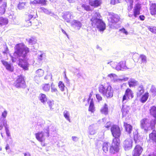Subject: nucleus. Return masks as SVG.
I'll return each mask as SVG.
<instances>
[{
    "label": "nucleus",
    "mask_w": 156,
    "mask_h": 156,
    "mask_svg": "<svg viewBox=\"0 0 156 156\" xmlns=\"http://www.w3.org/2000/svg\"><path fill=\"white\" fill-rule=\"evenodd\" d=\"M38 98L43 103L45 102L47 100V98L46 95L42 93L40 94L38 97Z\"/></svg>",
    "instance_id": "23"
},
{
    "label": "nucleus",
    "mask_w": 156,
    "mask_h": 156,
    "mask_svg": "<svg viewBox=\"0 0 156 156\" xmlns=\"http://www.w3.org/2000/svg\"><path fill=\"white\" fill-rule=\"evenodd\" d=\"M122 116L124 117L126 115L128 114L129 111L127 108L122 107Z\"/></svg>",
    "instance_id": "33"
},
{
    "label": "nucleus",
    "mask_w": 156,
    "mask_h": 156,
    "mask_svg": "<svg viewBox=\"0 0 156 156\" xmlns=\"http://www.w3.org/2000/svg\"><path fill=\"white\" fill-rule=\"evenodd\" d=\"M50 86L49 83L44 84L43 85L42 89L45 92H47L50 89Z\"/></svg>",
    "instance_id": "28"
},
{
    "label": "nucleus",
    "mask_w": 156,
    "mask_h": 156,
    "mask_svg": "<svg viewBox=\"0 0 156 156\" xmlns=\"http://www.w3.org/2000/svg\"><path fill=\"white\" fill-rule=\"evenodd\" d=\"M72 138L74 141H76L77 139V137L76 136H73Z\"/></svg>",
    "instance_id": "58"
},
{
    "label": "nucleus",
    "mask_w": 156,
    "mask_h": 156,
    "mask_svg": "<svg viewBox=\"0 0 156 156\" xmlns=\"http://www.w3.org/2000/svg\"><path fill=\"white\" fill-rule=\"evenodd\" d=\"M144 89L142 86H140L138 87V91L136 93V96L137 98H140V101L142 103H144L147 100L149 97V93L147 92L143 94L144 92Z\"/></svg>",
    "instance_id": "5"
},
{
    "label": "nucleus",
    "mask_w": 156,
    "mask_h": 156,
    "mask_svg": "<svg viewBox=\"0 0 156 156\" xmlns=\"http://www.w3.org/2000/svg\"><path fill=\"white\" fill-rule=\"evenodd\" d=\"M98 90L99 92L103 95L106 90V88L102 84H100L98 87Z\"/></svg>",
    "instance_id": "24"
},
{
    "label": "nucleus",
    "mask_w": 156,
    "mask_h": 156,
    "mask_svg": "<svg viewBox=\"0 0 156 156\" xmlns=\"http://www.w3.org/2000/svg\"><path fill=\"white\" fill-rule=\"evenodd\" d=\"M44 74V71L41 69L37 70L36 72V76L38 77H41Z\"/></svg>",
    "instance_id": "29"
},
{
    "label": "nucleus",
    "mask_w": 156,
    "mask_h": 156,
    "mask_svg": "<svg viewBox=\"0 0 156 156\" xmlns=\"http://www.w3.org/2000/svg\"><path fill=\"white\" fill-rule=\"evenodd\" d=\"M58 86L61 91H63L64 90L65 86L62 81H59L58 83Z\"/></svg>",
    "instance_id": "31"
},
{
    "label": "nucleus",
    "mask_w": 156,
    "mask_h": 156,
    "mask_svg": "<svg viewBox=\"0 0 156 156\" xmlns=\"http://www.w3.org/2000/svg\"><path fill=\"white\" fill-rule=\"evenodd\" d=\"M148 156H156V155L154 153L151 154H149Z\"/></svg>",
    "instance_id": "60"
},
{
    "label": "nucleus",
    "mask_w": 156,
    "mask_h": 156,
    "mask_svg": "<svg viewBox=\"0 0 156 156\" xmlns=\"http://www.w3.org/2000/svg\"><path fill=\"white\" fill-rule=\"evenodd\" d=\"M30 5H32L38 4V0H34L33 1H30Z\"/></svg>",
    "instance_id": "42"
},
{
    "label": "nucleus",
    "mask_w": 156,
    "mask_h": 156,
    "mask_svg": "<svg viewBox=\"0 0 156 156\" xmlns=\"http://www.w3.org/2000/svg\"><path fill=\"white\" fill-rule=\"evenodd\" d=\"M111 131L113 136L114 137L113 139L120 140L119 138L121 135V132L119 127H111Z\"/></svg>",
    "instance_id": "9"
},
{
    "label": "nucleus",
    "mask_w": 156,
    "mask_h": 156,
    "mask_svg": "<svg viewBox=\"0 0 156 156\" xmlns=\"http://www.w3.org/2000/svg\"><path fill=\"white\" fill-rule=\"evenodd\" d=\"M141 9V5L140 3H138L135 4L133 9V14H129V16L131 17L133 16L135 17H137L140 14Z\"/></svg>",
    "instance_id": "8"
},
{
    "label": "nucleus",
    "mask_w": 156,
    "mask_h": 156,
    "mask_svg": "<svg viewBox=\"0 0 156 156\" xmlns=\"http://www.w3.org/2000/svg\"><path fill=\"white\" fill-rule=\"evenodd\" d=\"M9 149V146L8 144H7L5 147V149L6 150H7Z\"/></svg>",
    "instance_id": "59"
},
{
    "label": "nucleus",
    "mask_w": 156,
    "mask_h": 156,
    "mask_svg": "<svg viewBox=\"0 0 156 156\" xmlns=\"http://www.w3.org/2000/svg\"><path fill=\"white\" fill-rule=\"evenodd\" d=\"M113 94L112 88L111 86H108L106 88V90L103 96H106L107 98H110L113 96Z\"/></svg>",
    "instance_id": "13"
},
{
    "label": "nucleus",
    "mask_w": 156,
    "mask_h": 156,
    "mask_svg": "<svg viewBox=\"0 0 156 156\" xmlns=\"http://www.w3.org/2000/svg\"><path fill=\"white\" fill-rule=\"evenodd\" d=\"M119 31H121L122 33H123L126 35H127L128 34V32L124 28H122L119 29Z\"/></svg>",
    "instance_id": "44"
},
{
    "label": "nucleus",
    "mask_w": 156,
    "mask_h": 156,
    "mask_svg": "<svg viewBox=\"0 0 156 156\" xmlns=\"http://www.w3.org/2000/svg\"><path fill=\"white\" fill-rule=\"evenodd\" d=\"M141 125L142 127H144L146 126L147 123V119L144 118L141 120L140 121Z\"/></svg>",
    "instance_id": "37"
},
{
    "label": "nucleus",
    "mask_w": 156,
    "mask_h": 156,
    "mask_svg": "<svg viewBox=\"0 0 156 156\" xmlns=\"http://www.w3.org/2000/svg\"><path fill=\"white\" fill-rule=\"evenodd\" d=\"M96 97L98 100V101H101L102 99V98L101 95L99 94H96Z\"/></svg>",
    "instance_id": "43"
},
{
    "label": "nucleus",
    "mask_w": 156,
    "mask_h": 156,
    "mask_svg": "<svg viewBox=\"0 0 156 156\" xmlns=\"http://www.w3.org/2000/svg\"><path fill=\"white\" fill-rule=\"evenodd\" d=\"M132 127H126V132L129 134H130L132 130Z\"/></svg>",
    "instance_id": "45"
},
{
    "label": "nucleus",
    "mask_w": 156,
    "mask_h": 156,
    "mask_svg": "<svg viewBox=\"0 0 156 156\" xmlns=\"http://www.w3.org/2000/svg\"><path fill=\"white\" fill-rule=\"evenodd\" d=\"M137 81L133 80H131L128 82L129 86L130 87H133L136 86L137 84Z\"/></svg>",
    "instance_id": "27"
},
{
    "label": "nucleus",
    "mask_w": 156,
    "mask_h": 156,
    "mask_svg": "<svg viewBox=\"0 0 156 156\" xmlns=\"http://www.w3.org/2000/svg\"><path fill=\"white\" fill-rule=\"evenodd\" d=\"M9 51V49L7 47H6L5 50L3 51L2 53L3 54H7L8 52Z\"/></svg>",
    "instance_id": "51"
},
{
    "label": "nucleus",
    "mask_w": 156,
    "mask_h": 156,
    "mask_svg": "<svg viewBox=\"0 0 156 156\" xmlns=\"http://www.w3.org/2000/svg\"><path fill=\"white\" fill-rule=\"evenodd\" d=\"M51 91L52 92H58V90L56 88H51Z\"/></svg>",
    "instance_id": "50"
},
{
    "label": "nucleus",
    "mask_w": 156,
    "mask_h": 156,
    "mask_svg": "<svg viewBox=\"0 0 156 156\" xmlns=\"http://www.w3.org/2000/svg\"><path fill=\"white\" fill-rule=\"evenodd\" d=\"M133 97L134 93L132 90L129 88H127L126 89L125 94L123 96L122 101L123 102L127 99H132Z\"/></svg>",
    "instance_id": "10"
},
{
    "label": "nucleus",
    "mask_w": 156,
    "mask_h": 156,
    "mask_svg": "<svg viewBox=\"0 0 156 156\" xmlns=\"http://www.w3.org/2000/svg\"><path fill=\"white\" fill-rule=\"evenodd\" d=\"M124 127H132L131 125L125 122L124 123Z\"/></svg>",
    "instance_id": "53"
},
{
    "label": "nucleus",
    "mask_w": 156,
    "mask_h": 156,
    "mask_svg": "<svg viewBox=\"0 0 156 156\" xmlns=\"http://www.w3.org/2000/svg\"><path fill=\"white\" fill-rule=\"evenodd\" d=\"M46 55L42 53L39 55L37 57V60L40 61L43 60L45 59Z\"/></svg>",
    "instance_id": "36"
},
{
    "label": "nucleus",
    "mask_w": 156,
    "mask_h": 156,
    "mask_svg": "<svg viewBox=\"0 0 156 156\" xmlns=\"http://www.w3.org/2000/svg\"><path fill=\"white\" fill-rule=\"evenodd\" d=\"M95 108L94 106V101L93 99H91L89 107L88 110L92 112L94 111Z\"/></svg>",
    "instance_id": "26"
},
{
    "label": "nucleus",
    "mask_w": 156,
    "mask_h": 156,
    "mask_svg": "<svg viewBox=\"0 0 156 156\" xmlns=\"http://www.w3.org/2000/svg\"><path fill=\"white\" fill-rule=\"evenodd\" d=\"M63 115L65 118L69 122H70L69 118V112L67 111H65L63 113Z\"/></svg>",
    "instance_id": "34"
},
{
    "label": "nucleus",
    "mask_w": 156,
    "mask_h": 156,
    "mask_svg": "<svg viewBox=\"0 0 156 156\" xmlns=\"http://www.w3.org/2000/svg\"><path fill=\"white\" fill-rule=\"evenodd\" d=\"M26 4L25 2H19L17 6V8L19 10L24 9Z\"/></svg>",
    "instance_id": "30"
},
{
    "label": "nucleus",
    "mask_w": 156,
    "mask_h": 156,
    "mask_svg": "<svg viewBox=\"0 0 156 156\" xmlns=\"http://www.w3.org/2000/svg\"><path fill=\"white\" fill-rule=\"evenodd\" d=\"M5 130L6 131V133L7 135L9 136L10 135V133L9 132V130L7 129V128H6Z\"/></svg>",
    "instance_id": "54"
},
{
    "label": "nucleus",
    "mask_w": 156,
    "mask_h": 156,
    "mask_svg": "<svg viewBox=\"0 0 156 156\" xmlns=\"http://www.w3.org/2000/svg\"><path fill=\"white\" fill-rule=\"evenodd\" d=\"M150 114L155 118V121L156 122V106H153L149 109Z\"/></svg>",
    "instance_id": "20"
},
{
    "label": "nucleus",
    "mask_w": 156,
    "mask_h": 156,
    "mask_svg": "<svg viewBox=\"0 0 156 156\" xmlns=\"http://www.w3.org/2000/svg\"><path fill=\"white\" fill-rule=\"evenodd\" d=\"M8 23V19L2 16L0 17V26H3L7 25Z\"/></svg>",
    "instance_id": "22"
},
{
    "label": "nucleus",
    "mask_w": 156,
    "mask_h": 156,
    "mask_svg": "<svg viewBox=\"0 0 156 156\" xmlns=\"http://www.w3.org/2000/svg\"><path fill=\"white\" fill-rule=\"evenodd\" d=\"M115 75V74L111 73V74H110L108 75V76L110 78H112V77H113Z\"/></svg>",
    "instance_id": "56"
},
{
    "label": "nucleus",
    "mask_w": 156,
    "mask_h": 156,
    "mask_svg": "<svg viewBox=\"0 0 156 156\" xmlns=\"http://www.w3.org/2000/svg\"><path fill=\"white\" fill-rule=\"evenodd\" d=\"M139 137L137 135H135L134 136V139L135 140V143L138 140H139Z\"/></svg>",
    "instance_id": "47"
},
{
    "label": "nucleus",
    "mask_w": 156,
    "mask_h": 156,
    "mask_svg": "<svg viewBox=\"0 0 156 156\" xmlns=\"http://www.w3.org/2000/svg\"><path fill=\"white\" fill-rule=\"evenodd\" d=\"M124 4L127 7L128 10H131L133 8L134 4V0H123Z\"/></svg>",
    "instance_id": "17"
},
{
    "label": "nucleus",
    "mask_w": 156,
    "mask_h": 156,
    "mask_svg": "<svg viewBox=\"0 0 156 156\" xmlns=\"http://www.w3.org/2000/svg\"><path fill=\"white\" fill-rule=\"evenodd\" d=\"M34 16V15L33 14H29L28 15H27L25 18H27L28 20H30V19L33 18Z\"/></svg>",
    "instance_id": "46"
},
{
    "label": "nucleus",
    "mask_w": 156,
    "mask_h": 156,
    "mask_svg": "<svg viewBox=\"0 0 156 156\" xmlns=\"http://www.w3.org/2000/svg\"><path fill=\"white\" fill-rule=\"evenodd\" d=\"M27 41L29 43L32 44H35L36 43V39L33 37L27 40Z\"/></svg>",
    "instance_id": "38"
},
{
    "label": "nucleus",
    "mask_w": 156,
    "mask_h": 156,
    "mask_svg": "<svg viewBox=\"0 0 156 156\" xmlns=\"http://www.w3.org/2000/svg\"><path fill=\"white\" fill-rule=\"evenodd\" d=\"M126 67V62L121 61L119 62L116 66V68L119 69L121 70Z\"/></svg>",
    "instance_id": "25"
},
{
    "label": "nucleus",
    "mask_w": 156,
    "mask_h": 156,
    "mask_svg": "<svg viewBox=\"0 0 156 156\" xmlns=\"http://www.w3.org/2000/svg\"><path fill=\"white\" fill-rule=\"evenodd\" d=\"M150 12L152 15H156V3H152L150 5Z\"/></svg>",
    "instance_id": "18"
},
{
    "label": "nucleus",
    "mask_w": 156,
    "mask_h": 156,
    "mask_svg": "<svg viewBox=\"0 0 156 156\" xmlns=\"http://www.w3.org/2000/svg\"><path fill=\"white\" fill-rule=\"evenodd\" d=\"M36 139L39 142H43L45 140L44 133L43 132H39L35 134Z\"/></svg>",
    "instance_id": "16"
},
{
    "label": "nucleus",
    "mask_w": 156,
    "mask_h": 156,
    "mask_svg": "<svg viewBox=\"0 0 156 156\" xmlns=\"http://www.w3.org/2000/svg\"><path fill=\"white\" fill-rule=\"evenodd\" d=\"M48 104L49 106L50 107V108H51L52 106V103L51 102V101H48Z\"/></svg>",
    "instance_id": "55"
},
{
    "label": "nucleus",
    "mask_w": 156,
    "mask_h": 156,
    "mask_svg": "<svg viewBox=\"0 0 156 156\" xmlns=\"http://www.w3.org/2000/svg\"><path fill=\"white\" fill-rule=\"evenodd\" d=\"M1 62L7 70L11 72H13V71L14 68L13 66H11L10 64L9 63L7 62L4 60H2Z\"/></svg>",
    "instance_id": "19"
},
{
    "label": "nucleus",
    "mask_w": 156,
    "mask_h": 156,
    "mask_svg": "<svg viewBox=\"0 0 156 156\" xmlns=\"http://www.w3.org/2000/svg\"><path fill=\"white\" fill-rule=\"evenodd\" d=\"M46 133L47 134V137H49V134L48 132L47 133Z\"/></svg>",
    "instance_id": "63"
},
{
    "label": "nucleus",
    "mask_w": 156,
    "mask_h": 156,
    "mask_svg": "<svg viewBox=\"0 0 156 156\" xmlns=\"http://www.w3.org/2000/svg\"><path fill=\"white\" fill-rule=\"evenodd\" d=\"M140 58L142 63H146L147 62V57L146 56L143 54L140 55Z\"/></svg>",
    "instance_id": "35"
},
{
    "label": "nucleus",
    "mask_w": 156,
    "mask_h": 156,
    "mask_svg": "<svg viewBox=\"0 0 156 156\" xmlns=\"http://www.w3.org/2000/svg\"><path fill=\"white\" fill-rule=\"evenodd\" d=\"M96 17H93L90 19L91 24L94 27H97L99 31H103L106 28L105 24L100 18V14L96 12Z\"/></svg>",
    "instance_id": "3"
},
{
    "label": "nucleus",
    "mask_w": 156,
    "mask_h": 156,
    "mask_svg": "<svg viewBox=\"0 0 156 156\" xmlns=\"http://www.w3.org/2000/svg\"><path fill=\"white\" fill-rule=\"evenodd\" d=\"M7 115V112L6 111H4L2 113V116L4 118H5Z\"/></svg>",
    "instance_id": "48"
},
{
    "label": "nucleus",
    "mask_w": 156,
    "mask_h": 156,
    "mask_svg": "<svg viewBox=\"0 0 156 156\" xmlns=\"http://www.w3.org/2000/svg\"><path fill=\"white\" fill-rule=\"evenodd\" d=\"M47 2L46 0H38V4H41L45 5H46Z\"/></svg>",
    "instance_id": "41"
},
{
    "label": "nucleus",
    "mask_w": 156,
    "mask_h": 156,
    "mask_svg": "<svg viewBox=\"0 0 156 156\" xmlns=\"http://www.w3.org/2000/svg\"><path fill=\"white\" fill-rule=\"evenodd\" d=\"M143 150L142 148L140 145H136L133 151V156H140Z\"/></svg>",
    "instance_id": "12"
},
{
    "label": "nucleus",
    "mask_w": 156,
    "mask_h": 156,
    "mask_svg": "<svg viewBox=\"0 0 156 156\" xmlns=\"http://www.w3.org/2000/svg\"><path fill=\"white\" fill-rule=\"evenodd\" d=\"M107 124H108L106 126V127H111L112 126V125H111V123L110 122H108L107 123Z\"/></svg>",
    "instance_id": "57"
},
{
    "label": "nucleus",
    "mask_w": 156,
    "mask_h": 156,
    "mask_svg": "<svg viewBox=\"0 0 156 156\" xmlns=\"http://www.w3.org/2000/svg\"><path fill=\"white\" fill-rule=\"evenodd\" d=\"M121 0H111L110 4L112 5H115L116 4L120 2Z\"/></svg>",
    "instance_id": "40"
},
{
    "label": "nucleus",
    "mask_w": 156,
    "mask_h": 156,
    "mask_svg": "<svg viewBox=\"0 0 156 156\" xmlns=\"http://www.w3.org/2000/svg\"><path fill=\"white\" fill-rule=\"evenodd\" d=\"M24 156H30V154L28 153H25L24 154Z\"/></svg>",
    "instance_id": "61"
},
{
    "label": "nucleus",
    "mask_w": 156,
    "mask_h": 156,
    "mask_svg": "<svg viewBox=\"0 0 156 156\" xmlns=\"http://www.w3.org/2000/svg\"><path fill=\"white\" fill-rule=\"evenodd\" d=\"M120 142V140L115 139H113L111 144L108 142H104L103 144L102 149L104 152L106 153L109 148L110 152L114 154L119 151Z\"/></svg>",
    "instance_id": "2"
},
{
    "label": "nucleus",
    "mask_w": 156,
    "mask_h": 156,
    "mask_svg": "<svg viewBox=\"0 0 156 156\" xmlns=\"http://www.w3.org/2000/svg\"><path fill=\"white\" fill-rule=\"evenodd\" d=\"M123 147L125 150H128L132 148L133 141L130 138H127L124 140L123 143Z\"/></svg>",
    "instance_id": "11"
},
{
    "label": "nucleus",
    "mask_w": 156,
    "mask_h": 156,
    "mask_svg": "<svg viewBox=\"0 0 156 156\" xmlns=\"http://www.w3.org/2000/svg\"><path fill=\"white\" fill-rule=\"evenodd\" d=\"M151 91L155 95H156V90L154 89H151Z\"/></svg>",
    "instance_id": "52"
},
{
    "label": "nucleus",
    "mask_w": 156,
    "mask_h": 156,
    "mask_svg": "<svg viewBox=\"0 0 156 156\" xmlns=\"http://www.w3.org/2000/svg\"><path fill=\"white\" fill-rule=\"evenodd\" d=\"M100 111L102 114L105 115H107L108 114V105L107 104H104L103 106L101 109Z\"/></svg>",
    "instance_id": "21"
},
{
    "label": "nucleus",
    "mask_w": 156,
    "mask_h": 156,
    "mask_svg": "<svg viewBox=\"0 0 156 156\" xmlns=\"http://www.w3.org/2000/svg\"><path fill=\"white\" fill-rule=\"evenodd\" d=\"M139 18L141 20L143 21L145 19V17L144 15H140L139 16Z\"/></svg>",
    "instance_id": "49"
},
{
    "label": "nucleus",
    "mask_w": 156,
    "mask_h": 156,
    "mask_svg": "<svg viewBox=\"0 0 156 156\" xmlns=\"http://www.w3.org/2000/svg\"><path fill=\"white\" fill-rule=\"evenodd\" d=\"M88 3L89 5L83 4L81 6L85 10L87 11H92L90 6L94 8L101 6L102 2L101 0H89Z\"/></svg>",
    "instance_id": "4"
},
{
    "label": "nucleus",
    "mask_w": 156,
    "mask_h": 156,
    "mask_svg": "<svg viewBox=\"0 0 156 156\" xmlns=\"http://www.w3.org/2000/svg\"><path fill=\"white\" fill-rule=\"evenodd\" d=\"M7 7L6 1H4L2 3L0 4V16L3 15L5 13Z\"/></svg>",
    "instance_id": "14"
},
{
    "label": "nucleus",
    "mask_w": 156,
    "mask_h": 156,
    "mask_svg": "<svg viewBox=\"0 0 156 156\" xmlns=\"http://www.w3.org/2000/svg\"><path fill=\"white\" fill-rule=\"evenodd\" d=\"M13 56H11L12 62H14L17 58L19 59L18 65L24 70H28L29 64L25 58L29 52V49L23 43L17 44L14 47Z\"/></svg>",
    "instance_id": "1"
},
{
    "label": "nucleus",
    "mask_w": 156,
    "mask_h": 156,
    "mask_svg": "<svg viewBox=\"0 0 156 156\" xmlns=\"http://www.w3.org/2000/svg\"><path fill=\"white\" fill-rule=\"evenodd\" d=\"M109 23L111 25L115 24L120 20V17L117 15L113 13H109L107 18Z\"/></svg>",
    "instance_id": "6"
},
{
    "label": "nucleus",
    "mask_w": 156,
    "mask_h": 156,
    "mask_svg": "<svg viewBox=\"0 0 156 156\" xmlns=\"http://www.w3.org/2000/svg\"><path fill=\"white\" fill-rule=\"evenodd\" d=\"M13 84L17 88H20L25 86V82L23 76L22 75L18 76Z\"/></svg>",
    "instance_id": "7"
},
{
    "label": "nucleus",
    "mask_w": 156,
    "mask_h": 156,
    "mask_svg": "<svg viewBox=\"0 0 156 156\" xmlns=\"http://www.w3.org/2000/svg\"><path fill=\"white\" fill-rule=\"evenodd\" d=\"M148 29L152 33H156V27H149L148 28Z\"/></svg>",
    "instance_id": "39"
},
{
    "label": "nucleus",
    "mask_w": 156,
    "mask_h": 156,
    "mask_svg": "<svg viewBox=\"0 0 156 156\" xmlns=\"http://www.w3.org/2000/svg\"><path fill=\"white\" fill-rule=\"evenodd\" d=\"M3 0H0V4L2 3V1Z\"/></svg>",
    "instance_id": "64"
},
{
    "label": "nucleus",
    "mask_w": 156,
    "mask_h": 156,
    "mask_svg": "<svg viewBox=\"0 0 156 156\" xmlns=\"http://www.w3.org/2000/svg\"><path fill=\"white\" fill-rule=\"evenodd\" d=\"M62 32L64 34H67L66 33V32L62 29Z\"/></svg>",
    "instance_id": "62"
},
{
    "label": "nucleus",
    "mask_w": 156,
    "mask_h": 156,
    "mask_svg": "<svg viewBox=\"0 0 156 156\" xmlns=\"http://www.w3.org/2000/svg\"><path fill=\"white\" fill-rule=\"evenodd\" d=\"M25 22L24 23V26L26 27H28L31 26V22L28 20L27 18H25Z\"/></svg>",
    "instance_id": "32"
},
{
    "label": "nucleus",
    "mask_w": 156,
    "mask_h": 156,
    "mask_svg": "<svg viewBox=\"0 0 156 156\" xmlns=\"http://www.w3.org/2000/svg\"><path fill=\"white\" fill-rule=\"evenodd\" d=\"M149 141L152 142L153 144H156V131L153 130L152 132L149 134Z\"/></svg>",
    "instance_id": "15"
}]
</instances>
